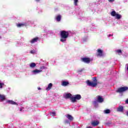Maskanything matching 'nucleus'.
Listing matches in <instances>:
<instances>
[{"mask_svg":"<svg viewBox=\"0 0 128 128\" xmlns=\"http://www.w3.org/2000/svg\"><path fill=\"white\" fill-rule=\"evenodd\" d=\"M60 36L61 38L60 39V41L62 42H64L66 40V38H68L70 36V33L68 32H66V30H62L60 32Z\"/></svg>","mask_w":128,"mask_h":128,"instance_id":"obj_1","label":"nucleus"},{"mask_svg":"<svg viewBox=\"0 0 128 128\" xmlns=\"http://www.w3.org/2000/svg\"><path fill=\"white\" fill-rule=\"evenodd\" d=\"M92 81L93 82H92L90 81V80H88L86 81V84L89 86L94 88L98 86V80H96V77H94L92 78Z\"/></svg>","mask_w":128,"mask_h":128,"instance_id":"obj_2","label":"nucleus"},{"mask_svg":"<svg viewBox=\"0 0 128 128\" xmlns=\"http://www.w3.org/2000/svg\"><path fill=\"white\" fill-rule=\"evenodd\" d=\"M126 90H128V87H120L117 89L116 92H118V94H122V92H126Z\"/></svg>","mask_w":128,"mask_h":128,"instance_id":"obj_3","label":"nucleus"},{"mask_svg":"<svg viewBox=\"0 0 128 128\" xmlns=\"http://www.w3.org/2000/svg\"><path fill=\"white\" fill-rule=\"evenodd\" d=\"M82 98V96L80 94H77L72 96V102H76V100H80Z\"/></svg>","mask_w":128,"mask_h":128,"instance_id":"obj_4","label":"nucleus"},{"mask_svg":"<svg viewBox=\"0 0 128 128\" xmlns=\"http://www.w3.org/2000/svg\"><path fill=\"white\" fill-rule=\"evenodd\" d=\"M92 60H90V58L85 57L81 58V61H82L83 62H84L85 64H90Z\"/></svg>","mask_w":128,"mask_h":128,"instance_id":"obj_5","label":"nucleus"},{"mask_svg":"<svg viewBox=\"0 0 128 128\" xmlns=\"http://www.w3.org/2000/svg\"><path fill=\"white\" fill-rule=\"evenodd\" d=\"M96 56H104V51L100 49H98L97 52L96 54Z\"/></svg>","mask_w":128,"mask_h":128,"instance_id":"obj_6","label":"nucleus"},{"mask_svg":"<svg viewBox=\"0 0 128 128\" xmlns=\"http://www.w3.org/2000/svg\"><path fill=\"white\" fill-rule=\"evenodd\" d=\"M64 98L66 99H68L70 98V100H71L72 102V94H70V93H68L66 94L65 96H64Z\"/></svg>","mask_w":128,"mask_h":128,"instance_id":"obj_7","label":"nucleus"},{"mask_svg":"<svg viewBox=\"0 0 128 128\" xmlns=\"http://www.w3.org/2000/svg\"><path fill=\"white\" fill-rule=\"evenodd\" d=\"M97 100L98 102H104V98H102V96H97Z\"/></svg>","mask_w":128,"mask_h":128,"instance_id":"obj_8","label":"nucleus"},{"mask_svg":"<svg viewBox=\"0 0 128 128\" xmlns=\"http://www.w3.org/2000/svg\"><path fill=\"white\" fill-rule=\"evenodd\" d=\"M39 38L38 37H36L35 38H34L31 40H30V44H34V42H38V40Z\"/></svg>","mask_w":128,"mask_h":128,"instance_id":"obj_9","label":"nucleus"},{"mask_svg":"<svg viewBox=\"0 0 128 128\" xmlns=\"http://www.w3.org/2000/svg\"><path fill=\"white\" fill-rule=\"evenodd\" d=\"M117 112H124L123 106H120L117 108Z\"/></svg>","mask_w":128,"mask_h":128,"instance_id":"obj_10","label":"nucleus"},{"mask_svg":"<svg viewBox=\"0 0 128 128\" xmlns=\"http://www.w3.org/2000/svg\"><path fill=\"white\" fill-rule=\"evenodd\" d=\"M100 124V122L96 120V121H93L92 122L91 124L93 126H98V124Z\"/></svg>","mask_w":128,"mask_h":128,"instance_id":"obj_11","label":"nucleus"},{"mask_svg":"<svg viewBox=\"0 0 128 128\" xmlns=\"http://www.w3.org/2000/svg\"><path fill=\"white\" fill-rule=\"evenodd\" d=\"M6 102H7L8 104H14L18 106V104L16 102L12 100H8Z\"/></svg>","mask_w":128,"mask_h":128,"instance_id":"obj_12","label":"nucleus"},{"mask_svg":"<svg viewBox=\"0 0 128 128\" xmlns=\"http://www.w3.org/2000/svg\"><path fill=\"white\" fill-rule=\"evenodd\" d=\"M69 84H70V82H68L63 81L62 82V86H68Z\"/></svg>","mask_w":128,"mask_h":128,"instance_id":"obj_13","label":"nucleus"},{"mask_svg":"<svg viewBox=\"0 0 128 128\" xmlns=\"http://www.w3.org/2000/svg\"><path fill=\"white\" fill-rule=\"evenodd\" d=\"M42 72V70L36 69L35 70H32V72H34V74H39V72Z\"/></svg>","mask_w":128,"mask_h":128,"instance_id":"obj_14","label":"nucleus"},{"mask_svg":"<svg viewBox=\"0 0 128 128\" xmlns=\"http://www.w3.org/2000/svg\"><path fill=\"white\" fill-rule=\"evenodd\" d=\"M56 20H57V22H60L62 20V16H60V14H58L56 16Z\"/></svg>","mask_w":128,"mask_h":128,"instance_id":"obj_15","label":"nucleus"},{"mask_svg":"<svg viewBox=\"0 0 128 128\" xmlns=\"http://www.w3.org/2000/svg\"><path fill=\"white\" fill-rule=\"evenodd\" d=\"M66 118H68V120H69L70 121L73 120H74V117H72V116L70 114H68L66 116Z\"/></svg>","mask_w":128,"mask_h":128,"instance_id":"obj_16","label":"nucleus"},{"mask_svg":"<svg viewBox=\"0 0 128 128\" xmlns=\"http://www.w3.org/2000/svg\"><path fill=\"white\" fill-rule=\"evenodd\" d=\"M0 98L2 102H4V100H6V96H4V95L0 94Z\"/></svg>","mask_w":128,"mask_h":128,"instance_id":"obj_17","label":"nucleus"},{"mask_svg":"<svg viewBox=\"0 0 128 128\" xmlns=\"http://www.w3.org/2000/svg\"><path fill=\"white\" fill-rule=\"evenodd\" d=\"M52 84L50 83L48 84V88H46V90H50V88H52Z\"/></svg>","mask_w":128,"mask_h":128,"instance_id":"obj_18","label":"nucleus"},{"mask_svg":"<svg viewBox=\"0 0 128 128\" xmlns=\"http://www.w3.org/2000/svg\"><path fill=\"white\" fill-rule=\"evenodd\" d=\"M26 26L25 24H16L17 28H22V26Z\"/></svg>","mask_w":128,"mask_h":128,"instance_id":"obj_19","label":"nucleus"},{"mask_svg":"<svg viewBox=\"0 0 128 128\" xmlns=\"http://www.w3.org/2000/svg\"><path fill=\"white\" fill-rule=\"evenodd\" d=\"M36 66V63L34 62H32L30 64V68H35V66Z\"/></svg>","mask_w":128,"mask_h":128,"instance_id":"obj_20","label":"nucleus"},{"mask_svg":"<svg viewBox=\"0 0 128 128\" xmlns=\"http://www.w3.org/2000/svg\"><path fill=\"white\" fill-rule=\"evenodd\" d=\"M110 14L112 16H116L117 14L116 12V11L114 10L111 12Z\"/></svg>","mask_w":128,"mask_h":128,"instance_id":"obj_21","label":"nucleus"},{"mask_svg":"<svg viewBox=\"0 0 128 128\" xmlns=\"http://www.w3.org/2000/svg\"><path fill=\"white\" fill-rule=\"evenodd\" d=\"M116 18H117V20H120V18H122V16L120 15V14H116Z\"/></svg>","mask_w":128,"mask_h":128,"instance_id":"obj_22","label":"nucleus"},{"mask_svg":"<svg viewBox=\"0 0 128 128\" xmlns=\"http://www.w3.org/2000/svg\"><path fill=\"white\" fill-rule=\"evenodd\" d=\"M104 114H110V110L107 109L104 110Z\"/></svg>","mask_w":128,"mask_h":128,"instance_id":"obj_23","label":"nucleus"},{"mask_svg":"<svg viewBox=\"0 0 128 128\" xmlns=\"http://www.w3.org/2000/svg\"><path fill=\"white\" fill-rule=\"evenodd\" d=\"M74 6H78V0H74Z\"/></svg>","mask_w":128,"mask_h":128,"instance_id":"obj_24","label":"nucleus"},{"mask_svg":"<svg viewBox=\"0 0 128 128\" xmlns=\"http://www.w3.org/2000/svg\"><path fill=\"white\" fill-rule=\"evenodd\" d=\"M50 116H56V114L55 112H50Z\"/></svg>","mask_w":128,"mask_h":128,"instance_id":"obj_25","label":"nucleus"},{"mask_svg":"<svg viewBox=\"0 0 128 128\" xmlns=\"http://www.w3.org/2000/svg\"><path fill=\"white\" fill-rule=\"evenodd\" d=\"M116 52L120 54H122V50H116Z\"/></svg>","mask_w":128,"mask_h":128,"instance_id":"obj_26","label":"nucleus"},{"mask_svg":"<svg viewBox=\"0 0 128 128\" xmlns=\"http://www.w3.org/2000/svg\"><path fill=\"white\" fill-rule=\"evenodd\" d=\"M97 104H98V103L96 102V101H94V106H96Z\"/></svg>","mask_w":128,"mask_h":128,"instance_id":"obj_27","label":"nucleus"},{"mask_svg":"<svg viewBox=\"0 0 128 128\" xmlns=\"http://www.w3.org/2000/svg\"><path fill=\"white\" fill-rule=\"evenodd\" d=\"M110 2H114V0H108Z\"/></svg>","mask_w":128,"mask_h":128,"instance_id":"obj_28","label":"nucleus"},{"mask_svg":"<svg viewBox=\"0 0 128 128\" xmlns=\"http://www.w3.org/2000/svg\"><path fill=\"white\" fill-rule=\"evenodd\" d=\"M66 124H70V122H68V120H66Z\"/></svg>","mask_w":128,"mask_h":128,"instance_id":"obj_29","label":"nucleus"},{"mask_svg":"<svg viewBox=\"0 0 128 128\" xmlns=\"http://www.w3.org/2000/svg\"><path fill=\"white\" fill-rule=\"evenodd\" d=\"M126 104H128V99H127V100H126Z\"/></svg>","mask_w":128,"mask_h":128,"instance_id":"obj_30","label":"nucleus"},{"mask_svg":"<svg viewBox=\"0 0 128 128\" xmlns=\"http://www.w3.org/2000/svg\"><path fill=\"white\" fill-rule=\"evenodd\" d=\"M34 50H32L30 51V53H31V54H34Z\"/></svg>","mask_w":128,"mask_h":128,"instance_id":"obj_31","label":"nucleus"},{"mask_svg":"<svg viewBox=\"0 0 128 128\" xmlns=\"http://www.w3.org/2000/svg\"><path fill=\"white\" fill-rule=\"evenodd\" d=\"M38 88V90H42V88Z\"/></svg>","mask_w":128,"mask_h":128,"instance_id":"obj_32","label":"nucleus"},{"mask_svg":"<svg viewBox=\"0 0 128 128\" xmlns=\"http://www.w3.org/2000/svg\"><path fill=\"white\" fill-rule=\"evenodd\" d=\"M126 116H128V111L126 112Z\"/></svg>","mask_w":128,"mask_h":128,"instance_id":"obj_33","label":"nucleus"},{"mask_svg":"<svg viewBox=\"0 0 128 128\" xmlns=\"http://www.w3.org/2000/svg\"><path fill=\"white\" fill-rule=\"evenodd\" d=\"M36 0V2H40V0Z\"/></svg>","mask_w":128,"mask_h":128,"instance_id":"obj_34","label":"nucleus"},{"mask_svg":"<svg viewBox=\"0 0 128 128\" xmlns=\"http://www.w3.org/2000/svg\"><path fill=\"white\" fill-rule=\"evenodd\" d=\"M87 128H92L90 127V126H88V127Z\"/></svg>","mask_w":128,"mask_h":128,"instance_id":"obj_35","label":"nucleus"},{"mask_svg":"<svg viewBox=\"0 0 128 128\" xmlns=\"http://www.w3.org/2000/svg\"><path fill=\"white\" fill-rule=\"evenodd\" d=\"M127 70L128 71V66H127Z\"/></svg>","mask_w":128,"mask_h":128,"instance_id":"obj_36","label":"nucleus"},{"mask_svg":"<svg viewBox=\"0 0 128 128\" xmlns=\"http://www.w3.org/2000/svg\"><path fill=\"white\" fill-rule=\"evenodd\" d=\"M0 38H2V37L0 36Z\"/></svg>","mask_w":128,"mask_h":128,"instance_id":"obj_37","label":"nucleus"},{"mask_svg":"<svg viewBox=\"0 0 128 128\" xmlns=\"http://www.w3.org/2000/svg\"><path fill=\"white\" fill-rule=\"evenodd\" d=\"M109 36H112V35H109Z\"/></svg>","mask_w":128,"mask_h":128,"instance_id":"obj_38","label":"nucleus"}]
</instances>
